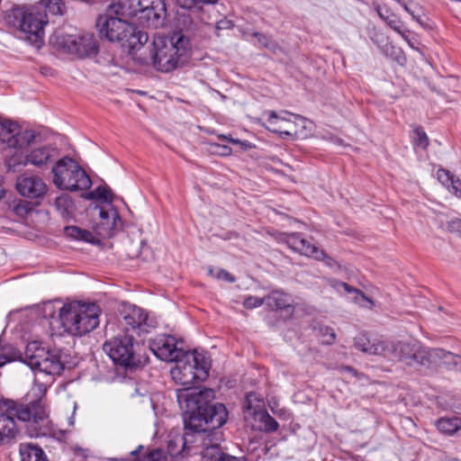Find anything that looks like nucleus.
Returning a JSON list of instances; mask_svg holds the SVG:
<instances>
[{
  "label": "nucleus",
  "instance_id": "obj_56",
  "mask_svg": "<svg viewBox=\"0 0 461 461\" xmlns=\"http://www.w3.org/2000/svg\"><path fill=\"white\" fill-rule=\"evenodd\" d=\"M208 274H209L210 276H213V269H212V267H210V268L208 269Z\"/></svg>",
  "mask_w": 461,
  "mask_h": 461
},
{
  "label": "nucleus",
  "instance_id": "obj_32",
  "mask_svg": "<svg viewBox=\"0 0 461 461\" xmlns=\"http://www.w3.org/2000/svg\"><path fill=\"white\" fill-rule=\"evenodd\" d=\"M36 5H41V12H44L47 15H58L63 14L65 5L62 0H40Z\"/></svg>",
  "mask_w": 461,
  "mask_h": 461
},
{
  "label": "nucleus",
  "instance_id": "obj_40",
  "mask_svg": "<svg viewBox=\"0 0 461 461\" xmlns=\"http://www.w3.org/2000/svg\"><path fill=\"white\" fill-rule=\"evenodd\" d=\"M266 303V296L263 298L257 296H248L243 302V305L247 309H254Z\"/></svg>",
  "mask_w": 461,
  "mask_h": 461
},
{
  "label": "nucleus",
  "instance_id": "obj_51",
  "mask_svg": "<svg viewBox=\"0 0 461 461\" xmlns=\"http://www.w3.org/2000/svg\"><path fill=\"white\" fill-rule=\"evenodd\" d=\"M222 23H230V22H227V21H221L220 23H218V28L219 29H223V28H226V26H223Z\"/></svg>",
  "mask_w": 461,
  "mask_h": 461
},
{
  "label": "nucleus",
  "instance_id": "obj_12",
  "mask_svg": "<svg viewBox=\"0 0 461 461\" xmlns=\"http://www.w3.org/2000/svg\"><path fill=\"white\" fill-rule=\"evenodd\" d=\"M103 349L116 365L131 367L140 362L135 355L132 334L117 335L106 340Z\"/></svg>",
  "mask_w": 461,
  "mask_h": 461
},
{
  "label": "nucleus",
  "instance_id": "obj_26",
  "mask_svg": "<svg viewBox=\"0 0 461 461\" xmlns=\"http://www.w3.org/2000/svg\"><path fill=\"white\" fill-rule=\"evenodd\" d=\"M54 375H50L49 377L43 376L42 375H39V373H35V378H34V385L32 388V393L37 397V400L31 402L27 405H32L36 402H41V405L44 407L41 398L44 396V394L47 392V388L50 384L52 383ZM46 411V409H44Z\"/></svg>",
  "mask_w": 461,
  "mask_h": 461
},
{
  "label": "nucleus",
  "instance_id": "obj_20",
  "mask_svg": "<svg viewBox=\"0 0 461 461\" xmlns=\"http://www.w3.org/2000/svg\"><path fill=\"white\" fill-rule=\"evenodd\" d=\"M286 243L290 249L306 257L313 258H323L324 257V251L303 238L301 233L294 232L288 234Z\"/></svg>",
  "mask_w": 461,
  "mask_h": 461
},
{
  "label": "nucleus",
  "instance_id": "obj_31",
  "mask_svg": "<svg viewBox=\"0 0 461 461\" xmlns=\"http://www.w3.org/2000/svg\"><path fill=\"white\" fill-rule=\"evenodd\" d=\"M64 234L67 238L78 241L95 243V238L93 233L87 230L77 226H67L64 228Z\"/></svg>",
  "mask_w": 461,
  "mask_h": 461
},
{
  "label": "nucleus",
  "instance_id": "obj_24",
  "mask_svg": "<svg viewBox=\"0 0 461 461\" xmlns=\"http://www.w3.org/2000/svg\"><path fill=\"white\" fill-rule=\"evenodd\" d=\"M54 157V149L49 146H41L32 149L28 153V163L41 167L47 165Z\"/></svg>",
  "mask_w": 461,
  "mask_h": 461
},
{
  "label": "nucleus",
  "instance_id": "obj_16",
  "mask_svg": "<svg viewBox=\"0 0 461 461\" xmlns=\"http://www.w3.org/2000/svg\"><path fill=\"white\" fill-rule=\"evenodd\" d=\"M149 348L154 355L167 362H173L185 352L184 349L177 347L176 339L170 335H158L149 343Z\"/></svg>",
  "mask_w": 461,
  "mask_h": 461
},
{
  "label": "nucleus",
  "instance_id": "obj_4",
  "mask_svg": "<svg viewBox=\"0 0 461 461\" xmlns=\"http://www.w3.org/2000/svg\"><path fill=\"white\" fill-rule=\"evenodd\" d=\"M190 50L189 39L182 32H175L169 40L157 37L150 50L152 66L158 71L170 72L186 61Z\"/></svg>",
  "mask_w": 461,
  "mask_h": 461
},
{
  "label": "nucleus",
  "instance_id": "obj_2",
  "mask_svg": "<svg viewBox=\"0 0 461 461\" xmlns=\"http://www.w3.org/2000/svg\"><path fill=\"white\" fill-rule=\"evenodd\" d=\"M14 418L32 423L36 436L45 435L49 431L50 421L41 402L23 405L12 400H3L0 402V443L5 438H14L18 433Z\"/></svg>",
  "mask_w": 461,
  "mask_h": 461
},
{
  "label": "nucleus",
  "instance_id": "obj_13",
  "mask_svg": "<svg viewBox=\"0 0 461 461\" xmlns=\"http://www.w3.org/2000/svg\"><path fill=\"white\" fill-rule=\"evenodd\" d=\"M52 44L58 45L67 52L80 58L89 57L97 53L95 36L87 33L83 36L53 34L50 38Z\"/></svg>",
  "mask_w": 461,
  "mask_h": 461
},
{
  "label": "nucleus",
  "instance_id": "obj_10",
  "mask_svg": "<svg viewBox=\"0 0 461 461\" xmlns=\"http://www.w3.org/2000/svg\"><path fill=\"white\" fill-rule=\"evenodd\" d=\"M24 355V362L43 376L60 375L64 368L59 353L46 349L39 341L29 342Z\"/></svg>",
  "mask_w": 461,
  "mask_h": 461
},
{
  "label": "nucleus",
  "instance_id": "obj_23",
  "mask_svg": "<svg viewBox=\"0 0 461 461\" xmlns=\"http://www.w3.org/2000/svg\"><path fill=\"white\" fill-rule=\"evenodd\" d=\"M354 346L357 349L374 356L384 354V340H375L371 342L365 334H359L354 339Z\"/></svg>",
  "mask_w": 461,
  "mask_h": 461
},
{
  "label": "nucleus",
  "instance_id": "obj_1",
  "mask_svg": "<svg viewBox=\"0 0 461 461\" xmlns=\"http://www.w3.org/2000/svg\"><path fill=\"white\" fill-rule=\"evenodd\" d=\"M184 411L185 429L193 432L214 430L225 424L228 412L222 403H211L214 392L209 388H183L176 392Z\"/></svg>",
  "mask_w": 461,
  "mask_h": 461
},
{
  "label": "nucleus",
  "instance_id": "obj_58",
  "mask_svg": "<svg viewBox=\"0 0 461 461\" xmlns=\"http://www.w3.org/2000/svg\"><path fill=\"white\" fill-rule=\"evenodd\" d=\"M12 16H13V14H9V15H8V18H11Z\"/></svg>",
  "mask_w": 461,
  "mask_h": 461
},
{
  "label": "nucleus",
  "instance_id": "obj_14",
  "mask_svg": "<svg viewBox=\"0 0 461 461\" xmlns=\"http://www.w3.org/2000/svg\"><path fill=\"white\" fill-rule=\"evenodd\" d=\"M122 322L126 334L130 331L138 336L148 333L153 325L148 319V313L136 305H128L122 311Z\"/></svg>",
  "mask_w": 461,
  "mask_h": 461
},
{
  "label": "nucleus",
  "instance_id": "obj_28",
  "mask_svg": "<svg viewBox=\"0 0 461 461\" xmlns=\"http://www.w3.org/2000/svg\"><path fill=\"white\" fill-rule=\"evenodd\" d=\"M266 304L273 310H283L290 306V296L281 291H273L266 296Z\"/></svg>",
  "mask_w": 461,
  "mask_h": 461
},
{
  "label": "nucleus",
  "instance_id": "obj_37",
  "mask_svg": "<svg viewBox=\"0 0 461 461\" xmlns=\"http://www.w3.org/2000/svg\"><path fill=\"white\" fill-rule=\"evenodd\" d=\"M267 114H268L267 122L270 124V127L268 128L269 131H271L273 132H278L281 135H288V136L292 135L291 131H281L280 130L281 127H277L276 126L277 121H279V120L285 121V119L280 118L277 115V113L276 112H274V111L268 112Z\"/></svg>",
  "mask_w": 461,
  "mask_h": 461
},
{
  "label": "nucleus",
  "instance_id": "obj_55",
  "mask_svg": "<svg viewBox=\"0 0 461 461\" xmlns=\"http://www.w3.org/2000/svg\"><path fill=\"white\" fill-rule=\"evenodd\" d=\"M295 118L299 119V120H301L303 122H305V119L303 116H301V115H295Z\"/></svg>",
  "mask_w": 461,
  "mask_h": 461
},
{
  "label": "nucleus",
  "instance_id": "obj_45",
  "mask_svg": "<svg viewBox=\"0 0 461 461\" xmlns=\"http://www.w3.org/2000/svg\"><path fill=\"white\" fill-rule=\"evenodd\" d=\"M215 276L218 279L226 280L229 283H234L236 280L235 277L231 274H230L228 271H226L224 269H219L217 271V274L215 275Z\"/></svg>",
  "mask_w": 461,
  "mask_h": 461
},
{
  "label": "nucleus",
  "instance_id": "obj_57",
  "mask_svg": "<svg viewBox=\"0 0 461 461\" xmlns=\"http://www.w3.org/2000/svg\"><path fill=\"white\" fill-rule=\"evenodd\" d=\"M170 461H177V460H173V457H172V456H170Z\"/></svg>",
  "mask_w": 461,
  "mask_h": 461
},
{
  "label": "nucleus",
  "instance_id": "obj_49",
  "mask_svg": "<svg viewBox=\"0 0 461 461\" xmlns=\"http://www.w3.org/2000/svg\"><path fill=\"white\" fill-rule=\"evenodd\" d=\"M402 8L409 14H411L412 17H414V12L408 6V5L406 3H404L403 1H402V4H400Z\"/></svg>",
  "mask_w": 461,
  "mask_h": 461
},
{
  "label": "nucleus",
  "instance_id": "obj_19",
  "mask_svg": "<svg viewBox=\"0 0 461 461\" xmlns=\"http://www.w3.org/2000/svg\"><path fill=\"white\" fill-rule=\"evenodd\" d=\"M375 10L380 19L384 21L388 27L398 33L411 47H413L409 39V31L405 28L404 23L396 14L386 5H376Z\"/></svg>",
  "mask_w": 461,
  "mask_h": 461
},
{
  "label": "nucleus",
  "instance_id": "obj_6",
  "mask_svg": "<svg viewBox=\"0 0 461 461\" xmlns=\"http://www.w3.org/2000/svg\"><path fill=\"white\" fill-rule=\"evenodd\" d=\"M101 310L96 303L72 301L59 310V319L65 331L72 336H83L99 325Z\"/></svg>",
  "mask_w": 461,
  "mask_h": 461
},
{
  "label": "nucleus",
  "instance_id": "obj_30",
  "mask_svg": "<svg viewBox=\"0 0 461 461\" xmlns=\"http://www.w3.org/2000/svg\"><path fill=\"white\" fill-rule=\"evenodd\" d=\"M435 425L440 433L447 436H453L461 429V419L458 417H443L438 419L435 422Z\"/></svg>",
  "mask_w": 461,
  "mask_h": 461
},
{
  "label": "nucleus",
  "instance_id": "obj_21",
  "mask_svg": "<svg viewBox=\"0 0 461 461\" xmlns=\"http://www.w3.org/2000/svg\"><path fill=\"white\" fill-rule=\"evenodd\" d=\"M460 357L461 356L440 348H428L426 352V365L424 366L443 365L449 369H456Z\"/></svg>",
  "mask_w": 461,
  "mask_h": 461
},
{
  "label": "nucleus",
  "instance_id": "obj_7",
  "mask_svg": "<svg viewBox=\"0 0 461 461\" xmlns=\"http://www.w3.org/2000/svg\"><path fill=\"white\" fill-rule=\"evenodd\" d=\"M41 5L15 7L13 9L14 24L25 33L26 39L36 48L43 44L44 26L48 23L47 14Z\"/></svg>",
  "mask_w": 461,
  "mask_h": 461
},
{
  "label": "nucleus",
  "instance_id": "obj_5",
  "mask_svg": "<svg viewBox=\"0 0 461 461\" xmlns=\"http://www.w3.org/2000/svg\"><path fill=\"white\" fill-rule=\"evenodd\" d=\"M35 138L33 131L22 130L15 122L0 119V143L7 149L5 163L8 170L16 171L19 167L29 165L28 154H24L23 149L30 146Z\"/></svg>",
  "mask_w": 461,
  "mask_h": 461
},
{
  "label": "nucleus",
  "instance_id": "obj_47",
  "mask_svg": "<svg viewBox=\"0 0 461 461\" xmlns=\"http://www.w3.org/2000/svg\"><path fill=\"white\" fill-rule=\"evenodd\" d=\"M11 358H9L5 354H0V367L4 366L6 363L10 362Z\"/></svg>",
  "mask_w": 461,
  "mask_h": 461
},
{
  "label": "nucleus",
  "instance_id": "obj_41",
  "mask_svg": "<svg viewBox=\"0 0 461 461\" xmlns=\"http://www.w3.org/2000/svg\"><path fill=\"white\" fill-rule=\"evenodd\" d=\"M262 421L264 423L266 431L274 432L278 429V422L269 414L267 413L265 416H263Z\"/></svg>",
  "mask_w": 461,
  "mask_h": 461
},
{
  "label": "nucleus",
  "instance_id": "obj_8",
  "mask_svg": "<svg viewBox=\"0 0 461 461\" xmlns=\"http://www.w3.org/2000/svg\"><path fill=\"white\" fill-rule=\"evenodd\" d=\"M174 362L176 366L171 369V375L180 384L190 385L196 380H204L209 375V362L196 350L185 351Z\"/></svg>",
  "mask_w": 461,
  "mask_h": 461
},
{
  "label": "nucleus",
  "instance_id": "obj_38",
  "mask_svg": "<svg viewBox=\"0 0 461 461\" xmlns=\"http://www.w3.org/2000/svg\"><path fill=\"white\" fill-rule=\"evenodd\" d=\"M253 36L257 38L258 42L260 46L268 49L269 50L276 52L277 49H279L277 43L274 41L270 37L259 33V32H254Z\"/></svg>",
  "mask_w": 461,
  "mask_h": 461
},
{
  "label": "nucleus",
  "instance_id": "obj_34",
  "mask_svg": "<svg viewBox=\"0 0 461 461\" xmlns=\"http://www.w3.org/2000/svg\"><path fill=\"white\" fill-rule=\"evenodd\" d=\"M413 145L414 147L420 148L421 149H426L429 144V140L426 132L422 130L421 127H417L413 131Z\"/></svg>",
  "mask_w": 461,
  "mask_h": 461
},
{
  "label": "nucleus",
  "instance_id": "obj_53",
  "mask_svg": "<svg viewBox=\"0 0 461 461\" xmlns=\"http://www.w3.org/2000/svg\"><path fill=\"white\" fill-rule=\"evenodd\" d=\"M456 370H458V371H460V372H461V357H460V358H459V361H458V364H457V367H456Z\"/></svg>",
  "mask_w": 461,
  "mask_h": 461
},
{
  "label": "nucleus",
  "instance_id": "obj_27",
  "mask_svg": "<svg viewBox=\"0 0 461 461\" xmlns=\"http://www.w3.org/2000/svg\"><path fill=\"white\" fill-rule=\"evenodd\" d=\"M143 449V446H139L135 450L131 452L133 457L132 461H168V456L162 449L157 448L141 454Z\"/></svg>",
  "mask_w": 461,
  "mask_h": 461
},
{
  "label": "nucleus",
  "instance_id": "obj_46",
  "mask_svg": "<svg viewBox=\"0 0 461 461\" xmlns=\"http://www.w3.org/2000/svg\"><path fill=\"white\" fill-rule=\"evenodd\" d=\"M317 260H320V261H324L325 264L329 267H333L334 265H336V261L330 258V256H328L325 252H324V257L323 258H316Z\"/></svg>",
  "mask_w": 461,
  "mask_h": 461
},
{
  "label": "nucleus",
  "instance_id": "obj_25",
  "mask_svg": "<svg viewBox=\"0 0 461 461\" xmlns=\"http://www.w3.org/2000/svg\"><path fill=\"white\" fill-rule=\"evenodd\" d=\"M438 181L454 195L461 199V180L450 171L439 168L437 171Z\"/></svg>",
  "mask_w": 461,
  "mask_h": 461
},
{
  "label": "nucleus",
  "instance_id": "obj_48",
  "mask_svg": "<svg viewBox=\"0 0 461 461\" xmlns=\"http://www.w3.org/2000/svg\"><path fill=\"white\" fill-rule=\"evenodd\" d=\"M218 461H240V460L235 456H231L224 454L221 458H218Z\"/></svg>",
  "mask_w": 461,
  "mask_h": 461
},
{
  "label": "nucleus",
  "instance_id": "obj_9",
  "mask_svg": "<svg viewBox=\"0 0 461 461\" xmlns=\"http://www.w3.org/2000/svg\"><path fill=\"white\" fill-rule=\"evenodd\" d=\"M53 183L61 190L86 191L92 185L90 176L73 158L65 157L52 167Z\"/></svg>",
  "mask_w": 461,
  "mask_h": 461
},
{
  "label": "nucleus",
  "instance_id": "obj_36",
  "mask_svg": "<svg viewBox=\"0 0 461 461\" xmlns=\"http://www.w3.org/2000/svg\"><path fill=\"white\" fill-rule=\"evenodd\" d=\"M332 286L336 288L338 291H340L343 289L347 293H355L358 296H360L364 301H366L370 303L371 307L374 305V303L371 299L367 298L365 294H363L360 290L357 288H353L350 285H348L347 283L340 282V281H333Z\"/></svg>",
  "mask_w": 461,
  "mask_h": 461
},
{
  "label": "nucleus",
  "instance_id": "obj_29",
  "mask_svg": "<svg viewBox=\"0 0 461 461\" xmlns=\"http://www.w3.org/2000/svg\"><path fill=\"white\" fill-rule=\"evenodd\" d=\"M21 461H47L44 452L39 447L32 444H21Z\"/></svg>",
  "mask_w": 461,
  "mask_h": 461
},
{
  "label": "nucleus",
  "instance_id": "obj_44",
  "mask_svg": "<svg viewBox=\"0 0 461 461\" xmlns=\"http://www.w3.org/2000/svg\"><path fill=\"white\" fill-rule=\"evenodd\" d=\"M447 228L450 232L461 234V220L453 219L449 221Z\"/></svg>",
  "mask_w": 461,
  "mask_h": 461
},
{
  "label": "nucleus",
  "instance_id": "obj_42",
  "mask_svg": "<svg viewBox=\"0 0 461 461\" xmlns=\"http://www.w3.org/2000/svg\"><path fill=\"white\" fill-rule=\"evenodd\" d=\"M32 210L31 203L26 201H19L14 207V212L19 216H25Z\"/></svg>",
  "mask_w": 461,
  "mask_h": 461
},
{
  "label": "nucleus",
  "instance_id": "obj_52",
  "mask_svg": "<svg viewBox=\"0 0 461 461\" xmlns=\"http://www.w3.org/2000/svg\"><path fill=\"white\" fill-rule=\"evenodd\" d=\"M223 149H224V154L225 155L230 154V151H231L230 148H229V147H223Z\"/></svg>",
  "mask_w": 461,
  "mask_h": 461
},
{
  "label": "nucleus",
  "instance_id": "obj_33",
  "mask_svg": "<svg viewBox=\"0 0 461 461\" xmlns=\"http://www.w3.org/2000/svg\"><path fill=\"white\" fill-rule=\"evenodd\" d=\"M85 197L89 200L102 199L108 203H112L113 201L110 188L103 185L97 186L95 190L88 192Z\"/></svg>",
  "mask_w": 461,
  "mask_h": 461
},
{
  "label": "nucleus",
  "instance_id": "obj_59",
  "mask_svg": "<svg viewBox=\"0 0 461 461\" xmlns=\"http://www.w3.org/2000/svg\"><path fill=\"white\" fill-rule=\"evenodd\" d=\"M12 16H13V14H9V15H8V18H11Z\"/></svg>",
  "mask_w": 461,
  "mask_h": 461
},
{
  "label": "nucleus",
  "instance_id": "obj_3",
  "mask_svg": "<svg viewBox=\"0 0 461 461\" xmlns=\"http://www.w3.org/2000/svg\"><path fill=\"white\" fill-rule=\"evenodd\" d=\"M126 17L116 15L111 11V5L104 14L96 20V28L101 37L110 41L121 42L129 50L142 47L149 40L147 32L138 30L126 21Z\"/></svg>",
  "mask_w": 461,
  "mask_h": 461
},
{
  "label": "nucleus",
  "instance_id": "obj_18",
  "mask_svg": "<svg viewBox=\"0 0 461 461\" xmlns=\"http://www.w3.org/2000/svg\"><path fill=\"white\" fill-rule=\"evenodd\" d=\"M18 193L28 198H40L47 192V185L37 176L22 175L16 180Z\"/></svg>",
  "mask_w": 461,
  "mask_h": 461
},
{
  "label": "nucleus",
  "instance_id": "obj_17",
  "mask_svg": "<svg viewBox=\"0 0 461 461\" xmlns=\"http://www.w3.org/2000/svg\"><path fill=\"white\" fill-rule=\"evenodd\" d=\"M100 221L95 226V232L103 239L113 237L122 229V219L113 207L108 210L100 209Z\"/></svg>",
  "mask_w": 461,
  "mask_h": 461
},
{
  "label": "nucleus",
  "instance_id": "obj_35",
  "mask_svg": "<svg viewBox=\"0 0 461 461\" xmlns=\"http://www.w3.org/2000/svg\"><path fill=\"white\" fill-rule=\"evenodd\" d=\"M223 455L218 445H211L203 451V461H218Z\"/></svg>",
  "mask_w": 461,
  "mask_h": 461
},
{
  "label": "nucleus",
  "instance_id": "obj_43",
  "mask_svg": "<svg viewBox=\"0 0 461 461\" xmlns=\"http://www.w3.org/2000/svg\"><path fill=\"white\" fill-rule=\"evenodd\" d=\"M321 332L322 333L323 337L325 338L324 343L328 345L333 344L336 339V334L333 329L329 327H324L321 329Z\"/></svg>",
  "mask_w": 461,
  "mask_h": 461
},
{
  "label": "nucleus",
  "instance_id": "obj_39",
  "mask_svg": "<svg viewBox=\"0 0 461 461\" xmlns=\"http://www.w3.org/2000/svg\"><path fill=\"white\" fill-rule=\"evenodd\" d=\"M176 2L183 9H191L200 5H215L218 0H176Z\"/></svg>",
  "mask_w": 461,
  "mask_h": 461
},
{
  "label": "nucleus",
  "instance_id": "obj_22",
  "mask_svg": "<svg viewBox=\"0 0 461 461\" xmlns=\"http://www.w3.org/2000/svg\"><path fill=\"white\" fill-rule=\"evenodd\" d=\"M148 0H112L111 11L115 12L116 15L126 18H136L138 21L139 14L143 4H148Z\"/></svg>",
  "mask_w": 461,
  "mask_h": 461
},
{
  "label": "nucleus",
  "instance_id": "obj_11",
  "mask_svg": "<svg viewBox=\"0 0 461 461\" xmlns=\"http://www.w3.org/2000/svg\"><path fill=\"white\" fill-rule=\"evenodd\" d=\"M426 347L418 340H384V357L398 359L406 365H426Z\"/></svg>",
  "mask_w": 461,
  "mask_h": 461
},
{
  "label": "nucleus",
  "instance_id": "obj_50",
  "mask_svg": "<svg viewBox=\"0 0 461 461\" xmlns=\"http://www.w3.org/2000/svg\"><path fill=\"white\" fill-rule=\"evenodd\" d=\"M220 140H227L228 141L231 142V143H238L239 140H234L232 138H229L225 135H219L218 137Z\"/></svg>",
  "mask_w": 461,
  "mask_h": 461
},
{
  "label": "nucleus",
  "instance_id": "obj_15",
  "mask_svg": "<svg viewBox=\"0 0 461 461\" xmlns=\"http://www.w3.org/2000/svg\"><path fill=\"white\" fill-rule=\"evenodd\" d=\"M143 4L137 23L142 26L158 28L163 26L167 18L165 0H148Z\"/></svg>",
  "mask_w": 461,
  "mask_h": 461
},
{
  "label": "nucleus",
  "instance_id": "obj_54",
  "mask_svg": "<svg viewBox=\"0 0 461 461\" xmlns=\"http://www.w3.org/2000/svg\"><path fill=\"white\" fill-rule=\"evenodd\" d=\"M388 48H389V46H388V45H386V46L383 49V51H384L386 55H387ZM390 48H392V49H393V46H390Z\"/></svg>",
  "mask_w": 461,
  "mask_h": 461
}]
</instances>
